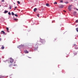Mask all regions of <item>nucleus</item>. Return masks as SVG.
<instances>
[{"label": "nucleus", "mask_w": 78, "mask_h": 78, "mask_svg": "<svg viewBox=\"0 0 78 78\" xmlns=\"http://www.w3.org/2000/svg\"><path fill=\"white\" fill-rule=\"evenodd\" d=\"M8 11L7 10H5V11L4 13H5V14H6V13H8Z\"/></svg>", "instance_id": "8"}, {"label": "nucleus", "mask_w": 78, "mask_h": 78, "mask_svg": "<svg viewBox=\"0 0 78 78\" xmlns=\"http://www.w3.org/2000/svg\"><path fill=\"white\" fill-rule=\"evenodd\" d=\"M56 38H55L54 41H56Z\"/></svg>", "instance_id": "27"}, {"label": "nucleus", "mask_w": 78, "mask_h": 78, "mask_svg": "<svg viewBox=\"0 0 78 78\" xmlns=\"http://www.w3.org/2000/svg\"><path fill=\"white\" fill-rule=\"evenodd\" d=\"M37 9L36 8L34 9V12H36V10H37Z\"/></svg>", "instance_id": "10"}, {"label": "nucleus", "mask_w": 78, "mask_h": 78, "mask_svg": "<svg viewBox=\"0 0 78 78\" xmlns=\"http://www.w3.org/2000/svg\"><path fill=\"white\" fill-rule=\"evenodd\" d=\"M28 58H31V57H28Z\"/></svg>", "instance_id": "30"}, {"label": "nucleus", "mask_w": 78, "mask_h": 78, "mask_svg": "<svg viewBox=\"0 0 78 78\" xmlns=\"http://www.w3.org/2000/svg\"><path fill=\"white\" fill-rule=\"evenodd\" d=\"M10 62L11 63H12V62H14V60L12 58H10Z\"/></svg>", "instance_id": "3"}, {"label": "nucleus", "mask_w": 78, "mask_h": 78, "mask_svg": "<svg viewBox=\"0 0 78 78\" xmlns=\"http://www.w3.org/2000/svg\"><path fill=\"white\" fill-rule=\"evenodd\" d=\"M14 20H15V21H16V22H17V21L18 20L17 19H16V18H14Z\"/></svg>", "instance_id": "9"}, {"label": "nucleus", "mask_w": 78, "mask_h": 78, "mask_svg": "<svg viewBox=\"0 0 78 78\" xmlns=\"http://www.w3.org/2000/svg\"><path fill=\"white\" fill-rule=\"evenodd\" d=\"M14 10H16V9H14Z\"/></svg>", "instance_id": "34"}, {"label": "nucleus", "mask_w": 78, "mask_h": 78, "mask_svg": "<svg viewBox=\"0 0 78 78\" xmlns=\"http://www.w3.org/2000/svg\"><path fill=\"white\" fill-rule=\"evenodd\" d=\"M35 48H38V44H36L35 46Z\"/></svg>", "instance_id": "5"}, {"label": "nucleus", "mask_w": 78, "mask_h": 78, "mask_svg": "<svg viewBox=\"0 0 78 78\" xmlns=\"http://www.w3.org/2000/svg\"><path fill=\"white\" fill-rule=\"evenodd\" d=\"M63 11H64V12H66V11L65 10H63Z\"/></svg>", "instance_id": "29"}, {"label": "nucleus", "mask_w": 78, "mask_h": 78, "mask_svg": "<svg viewBox=\"0 0 78 78\" xmlns=\"http://www.w3.org/2000/svg\"><path fill=\"white\" fill-rule=\"evenodd\" d=\"M76 10L77 11H78V9H76Z\"/></svg>", "instance_id": "31"}, {"label": "nucleus", "mask_w": 78, "mask_h": 78, "mask_svg": "<svg viewBox=\"0 0 78 78\" xmlns=\"http://www.w3.org/2000/svg\"><path fill=\"white\" fill-rule=\"evenodd\" d=\"M1 40H2V39L0 38V41H1Z\"/></svg>", "instance_id": "32"}, {"label": "nucleus", "mask_w": 78, "mask_h": 78, "mask_svg": "<svg viewBox=\"0 0 78 78\" xmlns=\"http://www.w3.org/2000/svg\"><path fill=\"white\" fill-rule=\"evenodd\" d=\"M9 7H10V9H11V7H12L11 6H10Z\"/></svg>", "instance_id": "25"}, {"label": "nucleus", "mask_w": 78, "mask_h": 78, "mask_svg": "<svg viewBox=\"0 0 78 78\" xmlns=\"http://www.w3.org/2000/svg\"><path fill=\"white\" fill-rule=\"evenodd\" d=\"M63 2V1H62V0L60 1V2L61 3H62Z\"/></svg>", "instance_id": "24"}, {"label": "nucleus", "mask_w": 78, "mask_h": 78, "mask_svg": "<svg viewBox=\"0 0 78 78\" xmlns=\"http://www.w3.org/2000/svg\"><path fill=\"white\" fill-rule=\"evenodd\" d=\"M65 3L66 4H68V3H69V2H65Z\"/></svg>", "instance_id": "21"}, {"label": "nucleus", "mask_w": 78, "mask_h": 78, "mask_svg": "<svg viewBox=\"0 0 78 78\" xmlns=\"http://www.w3.org/2000/svg\"><path fill=\"white\" fill-rule=\"evenodd\" d=\"M14 5L15 4V3H14Z\"/></svg>", "instance_id": "35"}, {"label": "nucleus", "mask_w": 78, "mask_h": 78, "mask_svg": "<svg viewBox=\"0 0 78 78\" xmlns=\"http://www.w3.org/2000/svg\"><path fill=\"white\" fill-rule=\"evenodd\" d=\"M46 5L47 6H48L49 7L50 6V5L48 3H47Z\"/></svg>", "instance_id": "11"}, {"label": "nucleus", "mask_w": 78, "mask_h": 78, "mask_svg": "<svg viewBox=\"0 0 78 78\" xmlns=\"http://www.w3.org/2000/svg\"><path fill=\"white\" fill-rule=\"evenodd\" d=\"M4 1H5V0H2L1 2H4Z\"/></svg>", "instance_id": "23"}, {"label": "nucleus", "mask_w": 78, "mask_h": 78, "mask_svg": "<svg viewBox=\"0 0 78 78\" xmlns=\"http://www.w3.org/2000/svg\"><path fill=\"white\" fill-rule=\"evenodd\" d=\"M76 23H78V20H76Z\"/></svg>", "instance_id": "17"}, {"label": "nucleus", "mask_w": 78, "mask_h": 78, "mask_svg": "<svg viewBox=\"0 0 78 78\" xmlns=\"http://www.w3.org/2000/svg\"><path fill=\"white\" fill-rule=\"evenodd\" d=\"M1 7V5H0V7Z\"/></svg>", "instance_id": "36"}, {"label": "nucleus", "mask_w": 78, "mask_h": 78, "mask_svg": "<svg viewBox=\"0 0 78 78\" xmlns=\"http://www.w3.org/2000/svg\"><path fill=\"white\" fill-rule=\"evenodd\" d=\"M54 4H56V5H57V2H54Z\"/></svg>", "instance_id": "22"}, {"label": "nucleus", "mask_w": 78, "mask_h": 78, "mask_svg": "<svg viewBox=\"0 0 78 78\" xmlns=\"http://www.w3.org/2000/svg\"><path fill=\"white\" fill-rule=\"evenodd\" d=\"M16 66V65L13 64H11L9 66V67H12V66Z\"/></svg>", "instance_id": "6"}, {"label": "nucleus", "mask_w": 78, "mask_h": 78, "mask_svg": "<svg viewBox=\"0 0 78 78\" xmlns=\"http://www.w3.org/2000/svg\"><path fill=\"white\" fill-rule=\"evenodd\" d=\"M15 8L16 9H16H17V7H15Z\"/></svg>", "instance_id": "28"}, {"label": "nucleus", "mask_w": 78, "mask_h": 78, "mask_svg": "<svg viewBox=\"0 0 78 78\" xmlns=\"http://www.w3.org/2000/svg\"><path fill=\"white\" fill-rule=\"evenodd\" d=\"M6 30L7 32H8L9 33V31H8L9 30V28H8V27H6Z\"/></svg>", "instance_id": "13"}, {"label": "nucleus", "mask_w": 78, "mask_h": 78, "mask_svg": "<svg viewBox=\"0 0 78 78\" xmlns=\"http://www.w3.org/2000/svg\"><path fill=\"white\" fill-rule=\"evenodd\" d=\"M59 7L60 8H62L64 7V5H60Z\"/></svg>", "instance_id": "4"}, {"label": "nucleus", "mask_w": 78, "mask_h": 78, "mask_svg": "<svg viewBox=\"0 0 78 78\" xmlns=\"http://www.w3.org/2000/svg\"><path fill=\"white\" fill-rule=\"evenodd\" d=\"M15 16H16V17H18V15H17V14H15Z\"/></svg>", "instance_id": "20"}, {"label": "nucleus", "mask_w": 78, "mask_h": 78, "mask_svg": "<svg viewBox=\"0 0 78 78\" xmlns=\"http://www.w3.org/2000/svg\"><path fill=\"white\" fill-rule=\"evenodd\" d=\"M1 32L2 33V34H5V31H2Z\"/></svg>", "instance_id": "14"}, {"label": "nucleus", "mask_w": 78, "mask_h": 78, "mask_svg": "<svg viewBox=\"0 0 78 78\" xmlns=\"http://www.w3.org/2000/svg\"><path fill=\"white\" fill-rule=\"evenodd\" d=\"M72 6L71 5H70L69 6V7L68 8L69 11H71V10H72V6Z\"/></svg>", "instance_id": "1"}, {"label": "nucleus", "mask_w": 78, "mask_h": 78, "mask_svg": "<svg viewBox=\"0 0 78 78\" xmlns=\"http://www.w3.org/2000/svg\"><path fill=\"white\" fill-rule=\"evenodd\" d=\"M0 78H2V77H0Z\"/></svg>", "instance_id": "37"}, {"label": "nucleus", "mask_w": 78, "mask_h": 78, "mask_svg": "<svg viewBox=\"0 0 78 78\" xmlns=\"http://www.w3.org/2000/svg\"><path fill=\"white\" fill-rule=\"evenodd\" d=\"M74 46H75V45H76V44H74Z\"/></svg>", "instance_id": "33"}, {"label": "nucleus", "mask_w": 78, "mask_h": 78, "mask_svg": "<svg viewBox=\"0 0 78 78\" xmlns=\"http://www.w3.org/2000/svg\"><path fill=\"white\" fill-rule=\"evenodd\" d=\"M17 3H18V4H20V2L19 1H17Z\"/></svg>", "instance_id": "18"}, {"label": "nucleus", "mask_w": 78, "mask_h": 78, "mask_svg": "<svg viewBox=\"0 0 78 78\" xmlns=\"http://www.w3.org/2000/svg\"><path fill=\"white\" fill-rule=\"evenodd\" d=\"M41 42L43 44H44V43H45V40L44 39H41Z\"/></svg>", "instance_id": "2"}, {"label": "nucleus", "mask_w": 78, "mask_h": 78, "mask_svg": "<svg viewBox=\"0 0 78 78\" xmlns=\"http://www.w3.org/2000/svg\"><path fill=\"white\" fill-rule=\"evenodd\" d=\"M37 16L38 17H39V15L37 14Z\"/></svg>", "instance_id": "26"}, {"label": "nucleus", "mask_w": 78, "mask_h": 78, "mask_svg": "<svg viewBox=\"0 0 78 78\" xmlns=\"http://www.w3.org/2000/svg\"><path fill=\"white\" fill-rule=\"evenodd\" d=\"M8 14L10 16V15H11V12H8Z\"/></svg>", "instance_id": "19"}, {"label": "nucleus", "mask_w": 78, "mask_h": 78, "mask_svg": "<svg viewBox=\"0 0 78 78\" xmlns=\"http://www.w3.org/2000/svg\"><path fill=\"white\" fill-rule=\"evenodd\" d=\"M24 51L25 53H29V52L27 50Z\"/></svg>", "instance_id": "7"}, {"label": "nucleus", "mask_w": 78, "mask_h": 78, "mask_svg": "<svg viewBox=\"0 0 78 78\" xmlns=\"http://www.w3.org/2000/svg\"><path fill=\"white\" fill-rule=\"evenodd\" d=\"M11 14L13 16H14V12H12Z\"/></svg>", "instance_id": "15"}, {"label": "nucleus", "mask_w": 78, "mask_h": 78, "mask_svg": "<svg viewBox=\"0 0 78 78\" xmlns=\"http://www.w3.org/2000/svg\"><path fill=\"white\" fill-rule=\"evenodd\" d=\"M76 11L74 12H73L74 15H76Z\"/></svg>", "instance_id": "12"}, {"label": "nucleus", "mask_w": 78, "mask_h": 78, "mask_svg": "<svg viewBox=\"0 0 78 78\" xmlns=\"http://www.w3.org/2000/svg\"><path fill=\"white\" fill-rule=\"evenodd\" d=\"M4 48H5V47H4V46H2V50L4 49Z\"/></svg>", "instance_id": "16"}]
</instances>
